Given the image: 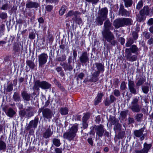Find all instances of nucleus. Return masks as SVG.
<instances>
[{
	"instance_id": "4468645a",
	"label": "nucleus",
	"mask_w": 153,
	"mask_h": 153,
	"mask_svg": "<svg viewBox=\"0 0 153 153\" xmlns=\"http://www.w3.org/2000/svg\"><path fill=\"white\" fill-rule=\"evenodd\" d=\"M103 126L100 125L98 126H96L95 129L96 131V134L99 137H102L104 133L105 130Z\"/></svg>"
},
{
	"instance_id": "1a4fd4ad",
	"label": "nucleus",
	"mask_w": 153,
	"mask_h": 153,
	"mask_svg": "<svg viewBox=\"0 0 153 153\" xmlns=\"http://www.w3.org/2000/svg\"><path fill=\"white\" fill-rule=\"evenodd\" d=\"M48 56L46 53H42L38 56L39 62V66L42 67V66L45 64L47 62Z\"/></svg>"
},
{
	"instance_id": "ddd939ff",
	"label": "nucleus",
	"mask_w": 153,
	"mask_h": 153,
	"mask_svg": "<svg viewBox=\"0 0 153 153\" xmlns=\"http://www.w3.org/2000/svg\"><path fill=\"white\" fill-rule=\"evenodd\" d=\"M80 62L85 64L89 61L88 55L86 51L83 52L79 57Z\"/></svg>"
},
{
	"instance_id": "393cba45",
	"label": "nucleus",
	"mask_w": 153,
	"mask_h": 153,
	"mask_svg": "<svg viewBox=\"0 0 153 153\" xmlns=\"http://www.w3.org/2000/svg\"><path fill=\"white\" fill-rule=\"evenodd\" d=\"M146 18V16L145 15L139 12V14L137 16L136 19L137 21L139 22H141L142 21H144Z\"/></svg>"
},
{
	"instance_id": "5fc2aeb1",
	"label": "nucleus",
	"mask_w": 153,
	"mask_h": 153,
	"mask_svg": "<svg viewBox=\"0 0 153 153\" xmlns=\"http://www.w3.org/2000/svg\"><path fill=\"white\" fill-rule=\"evenodd\" d=\"M66 59V56H61L57 58V60L59 61L63 62L65 61Z\"/></svg>"
},
{
	"instance_id": "79ce46f5",
	"label": "nucleus",
	"mask_w": 153,
	"mask_h": 153,
	"mask_svg": "<svg viewBox=\"0 0 153 153\" xmlns=\"http://www.w3.org/2000/svg\"><path fill=\"white\" fill-rule=\"evenodd\" d=\"M143 6V2L142 1H140L137 3L136 6V9L138 10L141 8Z\"/></svg>"
},
{
	"instance_id": "0eeeda50",
	"label": "nucleus",
	"mask_w": 153,
	"mask_h": 153,
	"mask_svg": "<svg viewBox=\"0 0 153 153\" xmlns=\"http://www.w3.org/2000/svg\"><path fill=\"white\" fill-rule=\"evenodd\" d=\"M34 111L33 107L29 106L25 109L20 110L19 112V114L21 117H23L26 116L28 118L33 115Z\"/></svg>"
},
{
	"instance_id": "603ef678",
	"label": "nucleus",
	"mask_w": 153,
	"mask_h": 153,
	"mask_svg": "<svg viewBox=\"0 0 153 153\" xmlns=\"http://www.w3.org/2000/svg\"><path fill=\"white\" fill-rule=\"evenodd\" d=\"M114 95L116 97H119L120 96V93L118 90L115 89L113 91Z\"/></svg>"
},
{
	"instance_id": "6ab92c4d",
	"label": "nucleus",
	"mask_w": 153,
	"mask_h": 153,
	"mask_svg": "<svg viewBox=\"0 0 153 153\" xmlns=\"http://www.w3.org/2000/svg\"><path fill=\"white\" fill-rule=\"evenodd\" d=\"M95 65L97 69V71H96V72L100 74L101 72H103L104 71V66L103 64L99 62H96L95 63Z\"/></svg>"
},
{
	"instance_id": "f3484780",
	"label": "nucleus",
	"mask_w": 153,
	"mask_h": 153,
	"mask_svg": "<svg viewBox=\"0 0 153 153\" xmlns=\"http://www.w3.org/2000/svg\"><path fill=\"white\" fill-rule=\"evenodd\" d=\"M26 7L28 8H37L39 6V4L37 2H33L30 0H28L26 4Z\"/></svg>"
},
{
	"instance_id": "4d7b16f0",
	"label": "nucleus",
	"mask_w": 153,
	"mask_h": 153,
	"mask_svg": "<svg viewBox=\"0 0 153 153\" xmlns=\"http://www.w3.org/2000/svg\"><path fill=\"white\" fill-rule=\"evenodd\" d=\"M6 148V144H0V150L5 151Z\"/></svg>"
},
{
	"instance_id": "9b49d317",
	"label": "nucleus",
	"mask_w": 153,
	"mask_h": 153,
	"mask_svg": "<svg viewBox=\"0 0 153 153\" xmlns=\"http://www.w3.org/2000/svg\"><path fill=\"white\" fill-rule=\"evenodd\" d=\"M126 57L127 60L130 62L136 61L137 56L135 55H132V53L125 50Z\"/></svg>"
},
{
	"instance_id": "72a5a7b5",
	"label": "nucleus",
	"mask_w": 153,
	"mask_h": 153,
	"mask_svg": "<svg viewBox=\"0 0 153 153\" xmlns=\"http://www.w3.org/2000/svg\"><path fill=\"white\" fill-rule=\"evenodd\" d=\"M134 40L131 38H129L127 40V41L126 44V46L127 47H130L132 44L134 43Z\"/></svg>"
},
{
	"instance_id": "de8ad7c7",
	"label": "nucleus",
	"mask_w": 153,
	"mask_h": 153,
	"mask_svg": "<svg viewBox=\"0 0 153 153\" xmlns=\"http://www.w3.org/2000/svg\"><path fill=\"white\" fill-rule=\"evenodd\" d=\"M65 11V6H63L61 7L60 10H59V14L61 15L63 14Z\"/></svg>"
},
{
	"instance_id": "bf43d9fd",
	"label": "nucleus",
	"mask_w": 153,
	"mask_h": 153,
	"mask_svg": "<svg viewBox=\"0 0 153 153\" xmlns=\"http://www.w3.org/2000/svg\"><path fill=\"white\" fill-rule=\"evenodd\" d=\"M88 2H91L92 4H96L99 0H85Z\"/></svg>"
},
{
	"instance_id": "f704fd0d",
	"label": "nucleus",
	"mask_w": 153,
	"mask_h": 153,
	"mask_svg": "<svg viewBox=\"0 0 153 153\" xmlns=\"http://www.w3.org/2000/svg\"><path fill=\"white\" fill-rule=\"evenodd\" d=\"M26 63L29 67L32 69H33L35 67V64L31 60H28L26 61Z\"/></svg>"
},
{
	"instance_id": "680f3d73",
	"label": "nucleus",
	"mask_w": 153,
	"mask_h": 153,
	"mask_svg": "<svg viewBox=\"0 0 153 153\" xmlns=\"http://www.w3.org/2000/svg\"><path fill=\"white\" fill-rule=\"evenodd\" d=\"M47 11H51L53 8V6L51 5H49L45 7Z\"/></svg>"
},
{
	"instance_id": "6e6d98bb",
	"label": "nucleus",
	"mask_w": 153,
	"mask_h": 153,
	"mask_svg": "<svg viewBox=\"0 0 153 153\" xmlns=\"http://www.w3.org/2000/svg\"><path fill=\"white\" fill-rule=\"evenodd\" d=\"M132 36L134 40H136L138 37V34L137 33L135 32H133L132 33Z\"/></svg>"
},
{
	"instance_id": "09e8293b",
	"label": "nucleus",
	"mask_w": 153,
	"mask_h": 153,
	"mask_svg": "<svg viewBox=\"0 0 153 153\" xmlns=\"http://www.w3.org/2000/svg\"><path fill=\"white\" fill-rule=\"evenodd\" d=\"M110 100L108 97L106 98L105 100L104 101V104L105 106H108L111 103Z\"/></svg>"
},
{
	"instance_id": "a18cd8bd",
	"label": "nucleus",
	"mask_w": 153,
	"mask_h": 153,
	"mask_svg": "<svg viewBox=\"0 0 153 153\" xmlns=\"http://www.w3.org/2000/svg\"><path fill=\"white\" fill-rule=\"evenodd\" d=\"M143 36L146 39H149L150 37V34L147 31H144L143 32Z\"/></svg>"
},
{
	"instance_id": "f8f14e48",
	"label": "nucleus",
	"mask_w": 153,
	"mask_h": 153,
	"mask_svg": "<svg viewBox=\"0 0 153 153\" xmlns=\"http://www.w3.org/2000/svg\"><path fill=\"white\" fill-rule=\"evenodd\" d=\"M39 120V118L38 117H36L34 120H31L29 123V124L26 127V129L27 130H29L32 128H34L36 127Z\"/></svg>"
},
{
	"instance_id": "4be33fe9",
	"label": "nucleus",
	"mask_w": 153,
	"mask_h": 153,
	"mask_svg": "<svg viewBox=\"0 0 153 153\" xmlns=\"http://www.w3.org/2000/svg\"><path fill=\"white\" fill-rule=\"evenodd\" d=\"M21 95L24 100L28 101L30 100L31 95L28 94L26 91H24L21 93Z\"/></svg>"
},
{
	"instance_id": "473e14b6",
	"label": "nucleus",
	"mask_w": 153,
	"mask_h": 153,
	"mask_svg": "<svg viewBox=\"0 0 153 153\" xmlns=\"http://www.w3.org/2000/svg\"><path fill=\"white\" fill-rule=\"evenodd\" d=\"M15 113V111L12 108H10L9 109L6 114L8 116L12 117Z\"/></svg>"
},
{
	"instance_id": "5701e85b",
	"label": "nucleus",
	"mask_w": 153,
	"mask_h": 153,
	"mask_svg": "<svg viewBox=\"0 0 153 153\" xmlns=\"http://www.w3.org/2000/svg\"><path fill=\"white\" fill-rule=\"evenodd\" d=\"M100 74L98 73H97L96 72H94L92 74V77L91 78L90 81L91 82H96L98 81L99 79L98 76H99Z\"/></svg>"
},
{
	"instance_id": "49530a36",
	"label": "nucleus",
	"mask_w": 153,
	"mask_h": 153,
	"mask_svg": "<svg viewBox=\"0 0 153 153\" xmlns=\"http://www.w3.org/2000/svg\"><path fill=\"white\" fill-rule=\"evenodd\" d=\"M126 88V82L124 81L122 82L120 86V89L122 90H124Z\"/></svg>"
},
{
	"instance_id": "69168bd1",
	"label": "nucleus",
	"mask_w": 153,
	"mask_h": 153,
	"mask_svg": "<svg viewBox=\"0 0 153 153\" xmlns=\"http://www.w3.org/2000/svg\"><path fill=\"white\" fill-rule=\"evenodd\" d=\"M13 89V85H10L7 88V91L8 92L11 91Z\"/></svg>"
},
{
	"instance_id": "7ed1b4c3",
	"label": "nucleus",
	"mask_w": 153,
	"mask_h": 153,
	"mask_svg": "<svg viewBox=\"0 0 153 153\" xmlns=\"http://www.w3.org/2000/svg\"><path fill=\"white\" fill-rule=\"evenodd\" d=\"M132 20L130 18H123L117 19L114 20L113 25L117 28L125 26H129L132 25Z\"/></svg>"
},
{
	"instance_id": "e2e57ef3",
	"label": "nucleus",
	"mask_w": 153,
	"mask_h": 153,
	"mask_svg": "<svg viewBox=\"0 0 153 153\" xmlns=\"http://www.w3.org/2000/svg\"><path fill=\"white\" fill-rule=\"evenodd\" d=\"M119 82V79H118L115 78L114 79V84L115 87L117 86L118 85Z\"/></svg>"
},
{
	"instance_id": "cd10ccee",
	"label": "nucleus",
	"mask_w": 153,
	"mask_h": 153,
	"mask_svg": "<svg viewBox=\"0 0 153 153\" xmlns=\"http://www.w3.org/2000/svg\"><path fill=\"white\" fill-rule=\"evenodd\" d=\"M146 81V78L145 77H141L137 81L136 83V86H139L143 85Z\"/></svg>"
},
{
	"instance_id": "37998d69",
	"label": "nucleus",
	"mask_w": 153,
	"mask_h": 153,
	"mask_svg": "<svg viewBox=\"0 0 153 153\" xmlns=\"http://www.w3.org/2000/svg\"><path fill=\"white\" fill-rule=\"evenodd\" d=\"M77 12L75 11V12H74L73 11L71 10L68 12V13L66 15V17H68L70 16H71L73 15H74L75 16H76V14L75 13H77Z\"/></svg>"
},
{
	"instance_id": "423d86ee",
	"label": "nucleus",
	"mask_w": 153,
	"mask_h": 153,
	"mask_svg": "<svg viewBox=\"0 0 153 153\" xmlns=\"http://www.w3.org/2000/svg\"><path fill=\"white\" fill-rule=\"evenodd\" d=\"M139 98L134 97L128 108L134 112L138 113L140 111L141 107L138 104Z\"/></svg>"
},
{
	"instance_id": "f257e3e1",
	"label": "nucleus",
	"mask_w": 153,
	"mask_h": 153,
	"mask_svg": "<svg viewBox=\"0 0 153 153\" xmlns=\"http://www.w3.org/2000/svg\"><path fill=\"white\" fill-rule=\"evenodd\" d=\"M104 25V29L102 32L103 38L111 45L115 46L116 40L114 34L110 31V30H112L113 28L111 23L109 19H108L105 21Z\"/></svg>"
},
{
	"instance_id": "c756f323",
	"label": "nucleus",
	"mask_w": 153,
	"mask_h": 153,
	"mask_svg": "<svg viewBox=\"0 0 153 153\" xmlns=\"http://www.w3.org/2000/svg\"><path fill=\"white\" fill-rule=\"evenodd\" d=\"M151 146V144H144V148L142 149L145 153H147Z\"/></svg>"
},
{
	"instance_id": "f03ea898",
	"label": "nucleus",
	"mask_w": 153,
	"mask_h": 153,
	"mask_svg": "<svg viewBox=\"0 0 153 153\" xmlns=\"http://www.w3.org/2000/svg\"><path fill=\"white\" fill-rule=\"evenodd\" d=\"M108 13V10L106 7L99 10L98 12V16L95 20V22L97 25H102L103 21L107 18Z\"/></svg>"
},
{
	"instance_id": "c9c22d12",
	"label": "nucleus",
	"mask_w": 153,
	"mask_h": 153,
	"mask_svg": "<svg viewBox=\"0 0 153 153\" xmlns=\"http://www.w3.org/2000/svg\"><path fill=\"white\" fill-rule=\"evenodd\" d=\"M63 145L62 147H61L62 149H67L69 150L71 149L72 147L71 144H62Z\"/></svg>"
},
{
	"instance_id": "a878e982",
	"label": "nucleus",
	"mask_w": 153,
	"mask_h": 153,
	"mask_svg": "<svg viewBox=\"0 0 153 153\" xmlns=\"http://www.w3.org/2000/svg\"><path fill=\"white\" fill-rule=\"evenodd\" d=\"M13 99L15 102H19L21 100V98L19 93L15 92L13 96Z\"/></svg>"
},
{
	"instance_id": "0e129e2a",
	"label": "nucleus",
	"mask_w": 153,
	"mask_h": 153,
	"mask_svg": "<svg viewBox=\"0 0 153 153\" xmlns=\"http://www.w3.org/2000/svg\"><path fill=\"white\" fill-rule=\"evenodd\" d=\"M128 124L134 123V119L132 117H129L128 118Z\"/></svg>"
},
{
	"instance_id": "2eb2a0df",
	"label": "nucleus",
	"mask_w": 153,
	"mask_h": 153,
	"mask_svg": "<svg viewBox=\"0 0 153 153\" xmlns=\"http://www.w3.org/2000/svg\"><path fill=\"white\" fill-rule=\"evenodd\" d=\"M119 14L120 15L122 16H129L130 13L129 11L126 10L124 9V7L123 5L121 4L119 11Z\"/></svg>"
},
{
	"instance_id": "864d4df0",
	"label": "nucleus",
	"mask_w": 153,
	"mask_h": 153,
	"mask_svg": "<svg viewBox=\"0 0 153 153\" xmlns=\"http://www.w3.org/2000/svg\"><path fill=\"white\" fill-rule=\"evenodd\" d=\"M125 132L124 131H121L118 134V140H120L119 138H122L125 135Z\"/></svg>"
},
{
	"instance_id": "c03bdc74",
	"label": "nucleus",
	"mask_w": 153,
	"mask_h": 153,
	"mask_svg": "<svg viewBox=\"0 0 153 153\" xmlns=\"http://www.w3.org/2000/svg\"><path fill=\"white\" fill-rule=\"evenodd\" d=\"M7 14L5 12H1L0 13V18L2 19H5L7 18Z\"/></svg>"
},
{
	"instance_id": "7c9ffc66",
	"label": "nucleus",
	"mask_w": 153,
	"mask_h": 153,
	"mask_svg": "<svg viewBox=\"0 0 153 153\" xmlns=\"http://www.w3.org/2000/svg\"><path fill=\"white\" fill-rule=\"evenodd\" d=\"M143 116V115L142 114H137L135 116V118L137 122H141L142 120Z\"/></svg>"
},
{
	"instance_id": "4c0bfd02",
	"label": "nucleus",
	"mask_w": 153,
	"mask_h": 153,
	"mask_svg": "<svg viewBox=\"0 0 153 153\" xmlns=\"http://www.w3.org/2000/svg\"><path fill=\"white\" fill-rule=\"evenodd\" d=\"M142 89L144 93L147 94L149 91V87L147 86L143 85L142 87Z\"/></svg>"
},
{
	"instance_id": "20e7f679",
	"label": "nucleus",
	"mask_w": 153,
	"mask_h": 153,
	"mask_svg": "<svg viewBox=\"0 0 153 153\" xmlns=\"http://www.w3.org/2000/svg\"><path fill=\"white\" fill-rule=\"evenodd\" d=\"M78 127V125L77 124H74L69 129V131L64 134V137L70 141L73 140L76 135Z\"/></svg>"
},
{
	"instance_id": "8fccbe9b",
	"label": "nucleus",
	"mask_w": 153,
	"mask_h": 153,
	"mask_svg": "<svg viewBox=\"0 0 153 153\" xmlns=\"http://www.w3.org/2000/svg\"><path fill=\"white\" fill-rule=\"evenodd\" d=\"M121 125L119 123H117L115 125L114 129L116 130H120L121 129Z\"/></svg>"
},
{
	"instance_id": "3c124183",
	"label": "nucleus",
	"mask_w": 153,
	"mask_h": 153,
	"mask_svg": "<svg viewBox=\"0 0 153 153\" xmlns=\"http://www.w3.org/2000/svg\"><path fill=\"white\" fill-rule=\"evenodd\" d=\"M53 39L54 38L52 35L49 34L48 35L47 40H48L49 43H52L53 41Z\"/></svg>"
},
{
	"instance_id": "a19ab883",
	"label": "nucleus",
	"mask_w": 153,
	"mask_h": 153,
	"mask_svg": "<svg viewBox=\"0 0 153 153\" xmlns=\"http://www.w3.org/2000/svg\"><path fill=\"white\" fill-rule=\"evenodd\" d=\"M128 112V110L123 111L121 112L120 114V116L123 119L125 118L126 117V114Z\"/></svg>"
},
{
	"instance_id": "bb28decb",
	"label": "nucleus",
	"mask_w": 153,
	"mask_h": 153,
	"mask_svg": "<svg viewBox=\"0 0 153 153\" xmlns=\"http://www.w3.org/2000/svg\"><path fill=\"white\" fill-rule=\"evenodd\" d=\"M60 65L63 67L65 70H69L71 71L73 69L72 67L70 64H68L65 63H62Z\"/></svg>"
},
{
	"instance_id": "9d476101",
	"label": "nucleus",
	"mask_w": 153,
	"mask_h": 153,
	"mask_svg": "<svg viewBox=\"0 0 153 153\" xmlns=\"http://www.w3.org/2000/svg\"><path fill=\"white\" fill-rule=\"evenodd\" d=\"M128 89L131 93L134 94H136L137 93L138 91L135 88V86L134 81L130 79L128 80Z\"/></svg>"
},
{
	"instance_id": "774afa93",
	"label": "nucleus",
	"mask_w": 153,
	"mask_h": 153,
	"mask_svg": "<svg viewBox=\"0 0 153 153\" xmlns=\"http://www.w3.org/2000/svg\"><path fill=\"white\" fill-rule=\"evenodd\" d=\"M147 43L149 45L153 44V38H151L147 41Z\"/></svg>"
},
{
	"instance_id": "aec40b11",
	"label": "nucleus",
	"mask_w": 153,
	"mask_h": 153,
	"mask_svg": "<svg viewBox=\"0 0 153 153\" xmlns=\"http://www.w3.org/2000/svg\"><path fill=\"white\" fill-rule=\"evenodd\" d=\"M150 9L148 6H144L140 12L146 16L149 15Z\"/></svg>"
},
{
	"instance_id": "2f4dec72",
	"label": "nucleus",
	"mask_w": 153,
	"mask_h": 153,
	"mask_svg": "<svg viewBox=\"0 0 153 153\" xmlns=\"http://www.w3.org/2000/svg\"><path fill=\"white\" fill-rule=\"evenodd\" d=\"M11 7V6L9 5L7 3L3 4L2 7L0 8V9L3 10H7L10 9Z\"/></svg>"
},
{
	"instance_id": "b1692460",
	"label": "nucleus",
	"mask_w": 153,
	"mask_h": 153,
	"mask_svg": "<svg viewBox=\"0 0 153 153\" xmlns=\"http://www.w3.org/2000/svg\"><path fill=\"white\" fill-rule=\"evenodd\" d=\"M126 50L129 51L131 52L134 53L137 52L138 50V48L136 45H133L131 46L130 48H126Z\"/></svg>"
},
{
	"instance_id": "58836bf2",
	"label": "nucleus",
	"mask_w": 153,
	"mask_h": 153,
	"mask_svg": "<svg viewBox=\"0 0 153 153\" xmlns=\"http://www.w3.org/2000/svg\"><path fill=\"white\" fill-rule=\"evenodd\" d=\"M90 116V114L89 113L85 114L82 118V122H86L88 120Z\"/></svg>"
},
{
	"instance_id": "052dcab7",
	"label": "nucleus",
	"mask_w": 153,
	"mask_h": 153,
	"mask_svg": "<svg viewBox=\"0 0 153 153\" xmlns=\"http://www.w3.org/2000/svg\"><path fill=\"white\" fill-rule=\"evenodd\" d=\"M109 100L110 102L112 103L113 102L116 100V98L113 95H111L110 96Z\"/></svg>"
},
{
	"instance_id": "6e6552de",
	"label": "nucleus",
	"mask_w": 153,
	"mask_h": 153,
	"mask_svg": "<svg viewBox=\"0 0 153 153\" xmlns=\"http://www.w3.org/2000/svg\"><path fill=\"white\" fill-rule=\"evenodd\" d=\"M38 111L39 113L42 112V117L44 119L50 120L53 116V112L48 108H41L39 109Z\"/></svg>"
},
{
	"instance_id": "e433bc0d",
	"label": "nucleus",
	"mask_w": 153,
	"mask_h": 153,
	"mask_svg": "<svg viewBox=\"0 0 153 153\" xmlns=\"http://www.w3.org/2000/svg\"><path fill=\"white\" fill-rule=\"evenodd\" d=\"M60 112L62 115H66L68 113V110L66 108H62L59 111Z\"/></svg>"
},
{
	"instance_id": "dca6fc26",
	"label": "nucleus",
	"mask_w": 153,
	"mask_h": 153,
	"mask_svg": "<svg viewBox=\"0 0 153 153\" xmlns=\"http://www.w3.org/2000/svg\"><path fill=\"white\" fill-rule=\"evenodd\" d=\"M144 129V128H143L139 130H135L134 132V135L136 137H140L141 136L140 138V139L141 140H143L144 139V137L143 135V133Z\"/></svg>"
},
{
	"instance_id": "13d9d810",
	"label": "nucleus",
	"mask_w": 153,
	"mask_h": 153,
	"mask_svg": "<svg viewBox=\"0 0 153 153\" xmlns=\"http://www.w3.org/2000/svg\"><path fill=\"white\" fill-rule=\"evenodd\" d=\"M29 38L30 39H33L35 37V34L33 32H31L30 33L29 36Z\"/></svg>"
},
{
	"instance_id": "338daca9",
	"label": "nucleus",
	"mask_w": 153,
	"mask_h": 153,
	"mask_svg": "<svg viewBox=\"0 0 153 153\" xmlns=\"http://www.w3.org/2000/svg\"><path fill=\"white\" fill-rule=\"evenodd\" d=\"M76 22L79 25H80L82 23V21L81 19L80 18H77L76 19Z\"/></svg>"
},
{
	"instance_id": "c85d7f7f",
	"label": "nucleus",
	"mask_w": 153,
	"mask_h": 153,
	"mask_svg": "<svg viewBox=\"0 0 153 153\" xmlns=\"http://www.w3.org/2000/svg\"><path fill=\"white\" fill-rule=\"evenodd\" d=\"M123 1L126 7H130L133 4L132 0H123Z\"/></svg>"
},
{
	"instance_id": "a211bd4d",
	"label": "nucleus",
	"mask_w": 153,
	"mask_h": 153,
	"mask_svg": "<svg viewBox=\"0 0 153 153\" xmlns=\"http://www.w3.org/2000/svg\"><path fill=\"white\" fill-rule=\"evenodd\" d=\"M104 96V94L101 91H99L98 93L97 96L94 100V104L97 105L101 101L102 97Z\"/></svg>"
},
{
	"instance_id": "39448f33",
	"label": "nucleus",
	"mask_w": 153,
	"mask_h": 153,
	"mask_svg": "<svg viewBox=\"0 0 153 153\" xmlns=\"http://www.w3.org/2000/svg\"><path fill=\"white\" fill-rule=\"evenodd\" d=\"M51 85L46 81H41L39 80H36L34 82L33 88L36 90H39V87L43 89H48L50 88Z\"/></svg>"
},
{
	"instance_id": "ea45409f",
	"label": "nucleus",
	"mask_w": 153,
	"mask_h": 153,
	"mask_svg": "<svg viewBox=\"0 0 153 153\" xmlns=\"http://www.w3.org/2000/svg\"><path fill=\"white\" fill-rule=\"evenodd\" d=\"M20 49L19 45L18 43H15L13 46V50L15 52H19Z\"/></svg>"
},
{
	"instance_id": "412c9836",
	"label": "nucleus",
	"mask_w": 153,
	"mask_h": 153,
	"mask_svg": "<svg viewBox=\"0 0 153 153\" xmlns=\"http://www.w3.org/2000/svg\"><path fill=\"white\" fill-rule=\"evenodd\" d=\"M53 134V131H51L50 128H48L44 132L42 135L44 138H48L51 137Z\"/></svg>"
}]
</instances>
